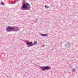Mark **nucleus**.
I'll list each match as a JSON object with an SVG mask.
<instances>
[{
    "label": "nucleus",
    "mask_w": 78,
    "mask_h": 78,
    "mask_svg": "<svg viewBox=\"0 0 78 78\" xmlns=\"http://www.w3.org/2000/svg\"><path fill=\"white\" fill-rule=\"evenodd\" d=\"M30 8H31L30 5L28 3H23L22 6L20 7V9L23 11H24V10H29L30 9Z\"/></svg>",
    "instance_id": "nucleus-1"
},
{
    "label": "nucleus",
    "mask_w": 78,
    "mask_h": 78,
    "mask_svg": "<svg viewBox=\"0 0 78 78\" xmlns=\"http://www.w3.org/2000/svg\"><path fill=\"white\" fill-rule=\"evenodd\" d=\"M20 30V27H19L16 26H13V31H19Z\"/></svg>",
    "instance_id": "nucleus-5"
},
{
    "label": "nucleus",
    "mask_w": 78,
    "mask_h": 78,
    "mask_svg": "<svg viewBox=\"0 0 78 78\" xmlns=\"http://www.w3.org/2000/svg\"><path fill=\"white\" fill-rule=\"evenodd\" d=\"M40 68H41V69L42 71H45V70H48L51 69V67L49 66H40Z\"/></svg>",
    "instance_id": "nucleus-2"
},
{
    "label": "nucleus",
    "mask_w": 78,
    "mask_h": 78,
    "mask_svg": "<svg viewBox=\"0 0 78 78\" xmlns=\"http://www.w3.org/2000/svg\"><path fill=\"white\" fill-rule=\"evenodd\" d=\"M41 36H47V34H41Z\"/></svg>",
    "instance_id": "nucleus-7"
},
{
    "label": "nucleus",
    "mask_w": 78,
    "mask_h": 78,
    "mask_svg": "<svg viewBox=\"0 0 78 78\" xmlns=\"http://www.w3.org/2000/svg\"><path fill=\"white\" fill-rule=\"evenodd\" d=\"M44 7L46 9H48V8H49V7H48V6H47V5H45Z\"/></svg>",
    "instance_id": "nucleus-9"
},
{
    "label": "nucleus",
    "mask_w": 78,
    "mask_h": 78,
    "mask_svg": "<svg viewBox=\"0 0 78 78\" xmlns=\"http://www.w3.org/2000/svg\"><path fill=\"white\" fill-rule=\"evenodd\" d=\"M43 46H45V44H44V45H43Z\"/></svg>",
    "instance_id": "nucleus-15"
},
{
    "label": "nucleus",
    "mask_w": 78,
    "mask_h": 78,
    "mask_svg": "<svg viewBox=\"0 0 78 78\" xmlns=\"http://www.w3.org/2000/svg\"><path fill=\"white\" fill-rule=\"evenodd\" d=\"M7 32H11L13 31V27L8 26L6 29Z\"/></svg>",
    "instance_id": "nucleus-4"
},
{
    "label": "nucleus",
    "mask_w": 78,
    "mask_h": 78,
    "mask_svg": "<svg viewBox=\"0 0 78 78\" xmlns=\"http://www.w3.org/2000/svg\"><path fill=\"white\" fill-rule=\"evenodd\" d=\"M34 22H35V23H36V22H37V20L34 21Z\"/></svg>",
    "instance_id": "nucleus-13"
},
{
    "label": "nucleus",
    "mask_w": 78,
    "mask_h": 78,
    "mask_svg": "<svg viewBox=\"0 0 78 78\" xmlns=\"http://www.w3.org/2000/svg\"><path fill=\"white\" fill-rule=\"evenodd\" d=\"M68 0V1H69V0Z\"/></svg>",
    "instance_id": "nucleus-17"
},
{
    "label": "nucleus",
    "mask_w": 78,
    "mask_h": 78,
    "mask_svg": "<svg viewBox=\"0 0 78 78\" xmlns=\"http://www.w3.org/2000/svg\"><path fill=\"white\" fill-rule=\"evenodd\" d=\"M65 47L67 48H69V47H70V43L69 41L66 43Z\"/></svg>",
    "instance_id": "nucleus-6"
},
{
    "label": "nucleus",
    "mask_w": 78,
    "mask_h": 78,
    "mask_svg": "<svg viewBox=\"0 0 78 78\" xmlns=\"http://www.w3.org/2000/svg\"><path fill=\"white\" fill-rule=\"evenodd\" d=\"M73 72H75V69H73V70H72Z\"/></svg>",
    "instance_id": "nucleus-11"
},
{
    "label": "nucleus",
    "mask_w": 78,
    "mask_h": 78,
    "mask_svg": "<svg viewBox=\"0 0 78 78\" xmlns=\"http://www.w3.org/2000/svg\"><path fill=\"white\" fill-rule=\"evenodd\" d=\"M37 20H38V19H37Z\"/></svg>",
    "instance_id": "nucleus-14"
},
{
    "label": "nucleus",
    "mask_w": 78,
    "mask_h": 78,
    "mask_svg": "<svg viewBox=\"0 0 78 78\" xmlns=\"http://www.w3.org/2000/svg\"><path fill=\"white\" fill-rule=\"evenodd\" d=\"M25 42L28 47H30L33 46V43L32 42L28 41L27 40H25Z\"/></svg>",
    "instance_id": "nucleus-3"
},
{
    "label": "nucleus",
    "mask_w": 78,
    "mask_h": 78,
    "mask_svg": "<svg viewBox=\"0 0 78 78\" xmlns=\"http://www.w3.org/2000/svg\"><path fill=\"white\" fill-rule=\"evenodd\" d=\"M1 4L2 5H5V4L4 3V2H2Z\"/></svg>",
    "instance_id": "nucleus-10"
},
{
    "label": "nucleus",
    "mask_w": 78,
    "mask_h": 78,
    "mask_svg": "<svg viewBox=\"0 0 78 78\" xmlns=\"http://www.w3.org/2000/svg\"><path fill=\"white\" fill-rule=\"evenodd\" d=\"M19 1H20V0H18V1L19 2Z\"/></svg>",
    "instance_id": "nucleus-16"
},
{
    "label": "nucleus",
    "mask_w": 78,
    "mask_h": 78,
    "mask_svg": "<svg viewBox=\"0 0 78 78\" xmlns=\"http://www.w3.org/2000/svg\"><path fill=\"white\" fill-rule=\"evenodd\" d=\"M37 44V42L36 41H34V43H33V45H36Z\"/></svg>",
    "instance_id": "nucleus-8"
},
{
    "label": "nucleus",
    "mask_w": 78,
    "mask_h": 78,
    "mask_svg": "<svg viewBox=\"0 0 78 78\" xmlns=\"http://www.w3.org/2000/svg\"><path fill=\"white\" fill-rule=\"evenodd\" d=\"M16 3V2H12L11 3V4H15Z\"/></svg>",
    "instance_id": "nucleus-12"
}]
</instances>
